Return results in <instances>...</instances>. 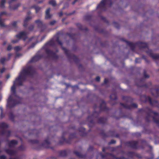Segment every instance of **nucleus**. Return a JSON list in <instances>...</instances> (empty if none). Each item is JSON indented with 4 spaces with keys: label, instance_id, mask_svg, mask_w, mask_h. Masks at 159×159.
<instances>
[{
    "label": "nucleus",
    "instance_id": "6e6d98bb",
    "mask_svg": "<svg viewBox=\"0 0 159 159\" xmlns=\"http://www.w3.org/2000/svg\"><path fill=\"white\" fill-rule=\"evenodd\" d=\"M108 81V80L107 79H105L104 80V82L105 84H106Z\"/></svg>",
    "mask_w": 159,
    "mask_h": 159
},
{
    "label": "nucleus",
    "instance_id": "a211bd4d",
    "mask_svg": "<svg viewBox=\"0 0 159 159\" xmlns=\"http://www.w3.org/2000/svg\"><path fill=\"white\" fill-rule=\"evenodd\" d=\"M46 52L50 56L53 57L56 56V54L49 49H46Z\"/></svg>",
    "mask_w": 159,
    "mask_h": 159
},
{
    "label": "nucleus",
    "instance_id": "b1692460",
    "mask_svg": "<svg viewBox=\"0 0 159 159\" xmlns=\"http://www.w3.org/2000/svg\"><path fill=\"white\" fill-rule=\"evenodd\" d=\"M62 50L64 51L67 56L69 57H70V51L66 49L65 48L62 47H61Z\"/></svg>",
    "mask_w": 159,
    "mask_h": 159
},
{
    "label": "nucleus",
    "instance_id": "bf43d9fd",
    "mask_svg": "<svg viewBox=\"0 0 159 159\" xmlns=\"http://www.w3.org/2000/svg\"><path fill=\"white\" fill-rule=\"evenodd\" d=\"M23 146H21L19 148V149L20 150H23V149H22L21 148Z\"/></svg>",
    "mask_w": 159,
    "mask_h": 159
},
{
    "label": "nucleus",
    "instance_id": "49530a36",
    "mask_svg": "<svg viewBox=\"0 0 159 159\" xmlns=\"http://www.w3.org/2000/svg\"><path fill=\"white\" fill-rule=\"evenodd\" d=\"M6 157L4 155H2V156H0V159H6Z\"/></svg>",
    "mask_w": 159,
    "mask_h": 159
},
{
    "label": "nucleus",
    "instance_id": "f257e3e1",
    "mask_svg": "<svg viewBox=\"0 0 159 159\" xmlns=\"http://www.w3.org/2000/svg\"><path fill=\"white\" fill-rule=\"evenodd\" d=\"M35 72L34 69L31 66H28L24 68L21 72L19 77L16 80L15 83L17 85H21L22 82L25 79L27 76H32Z\"/></svg>",
    "mask_w": 159,
    "mask_h": 159
},
{
    "label": "nucleus",
    "instance_id": "4c0bfd02",
    "mask_svg": "<svg viewBox=\"0 0 159 159\" xmlns=\"http://www.w3.org/2000/svg\"><path fill=\"white\" fill-rule=\"evenodd\" d=\"M56 41L60 45H61V46H62V43L59 40L58 37H57Z\"/></svg>",
    "mask_w": 159,
    "mask_h": 159
},
{
    "label": "nucleus",
    "instance_id": "774afa93",
    "mask_svg": "<svg viewBox=\"0 0 159 159\" xmlns=\"http://www.w3.org/2000/svg\"><path fill=\"white\" fill-rule=\"evenodd\" d=\"M9 159H18V158H13V159L10 158Z\"/></svg>",
    "mask_w": 159,
    "mask_h": 159
},
{
    "label": "nucleus",
    "instance_id": "0e129e2a",
    "mask_svg": "<svg viewBox=\"0 0 159 159\" xmlns=\"http://www.w3.org/2000/svg\"><path fill=\"white\" fill-rule=\"evenodd\" d=\"M101 156H102V158H104L105 157L104 155H102Z\"/></svg>",
    "mask_w": 159,
    "mask_h": 159
},
{
    "label": "nucleus",
    "instance_id": "c85d7f7f",
    "mask_svg": "<svg viewBox=\"0 0 159 159\" xmlns=\"http://www.w3.org/2000/svg\"><path fill=\"white\" fill-rule=\"evenodd\" d=\"M6 60V58L4 57H2L0 60V62L2 65L4 64V63Z\"/></svg>",
    "mask_w": 159,
    "mask_h": 159
},
{
    "label": "nucleus",
    "instance_id": "20e7f679",
    "mask_svg": "<svg viewBox=\"0 0 159 159\" xmlns=\"http://www.w3.org/2000/svg\"><path fill=\"white\" fill-rule=\"evenodd\" d=\"M8 126V125L2 122L0 123V128L2 130L1 133L2 134H4L6 133H7V136H9L10 133V131H6L5 130V129L7 128Z\"/></svg>",
    "mask_w": 159,
    "mask_h": 159
},
{
    "label": "nucleus",
    "instance_id": "412c9836",
    "mask_svg": "<svg viewBox=\"0 0 159 159\" xmlns=\"http://www.w3.org/2000/svg\"><path fill=\"white\" fill-rule=\"evenodd\" d=\"M150 56L152 58H153L154 59H157L159 58V55L158 54L150 53Z\"/></svg>",
    "mask_w": 159,
    "mask_h": 159
},
{
    "label": "nucleus",
    "instance_id": "473e14b6",
    "mask_svg": "<svg viewBox=\"0 0 159 159\" xmlns=\"http://www.w3.org/2000/svg\"><path fill=\"white\" fill-rule=\"evenodd\" d=\"M66 155V151H63L61 152L60 155L61 156H65Z\"/></svg>",
    "mask_w": 159,
    "mask_h": 159
},
{
    "label": "nucleus",
    "instance_id": "39448f33",
    "mask_svg": "<svg viewBox=\"0 0 159 159\" xmlns=\"http://www.w3.org/2000/svg\"><path fill=\"white\" fill-rule=\"evenodd\" d=\"M112 4L110 0H102L98 6L97 8L103 9L105 8L106 5L109 4L110 6Z\"/></svg>",
    "mask_w": 159,
    "mask_h": 159
},
{
    "label": "nucleus",
    "instance_id": "79ce46f5",
    "mask_svg": "<svg viewBox=\"0 0 159 159\" xmlns=\"http://www.w3.org/2000/svg\"><path fill=\"white\" fill-rule=\"evenodd\" d=\"M56 20H53L50 22V24L51 25H54L56 23Z\"/></svg>",
    "mask_w": 159,
    "mask_h": 159
},
{
    "label": "nucleus",
    "instance_id": "338daca9",
    "mask_svg": "<svg viewBox=\"0 0 159 159\" xmlns=\"http://www.w3.org/2000/svg\"><path fill=\"white\" fill-rule=\"evenodd\" d=\"M11 56V54L9 53V54H8V56L9 57H10Z\"/></svg>",
    "mask_w": 159,
    "mask_h": 159
},
{
    "label": "nucleus",
    "instance_id": "e2e57ef3",
    "mask_svg": "<svg viewBox=\"0 0 159 159\" xmlns=\"http://www.w3.org/2000/svg\"><path fill=\"white\" fill-rule=\"evenodd\" d=\"M75 2V0H74V1L73 2H72V4L73 5L74 4H75V2Z\"/></svg>",
    "mask_w": 159,
    "mask_h": 159
},
{
    "label": "nucleus",
    "instance_id": "c9c22d12",
    "mask_svg": "<svg viewBox=\"0 0 159 159\" xmlns=\"http://www.w3.org/2000/svg\"><path fill=\"white\" fill-rule=\"evenodd\" d=\"M54 41L53 40H51L49 42L47 43V44L49 45H52L54 44Z\"/></svg>",
    "mask_w": 159,
    "mask_h": 159
},
{
    "label": "nucleus",
    "instance_id": "cd10ccee",
    "mask_svg": "<svg viewBox=\"0 0 159 159\" xmlns=\"http://www.w3.org/2000/svg\"><path fill=\"white\" fill-rule=\"evenodd\" d=\"M123 100L127 102H129L131 101V99L130 98L127 97H123L122 98Z\"/></svg>",
    "mask_w": 159,
    "mask_h": 159
},
{
    "label": "nucleus",
    "instance_id": "13d9d810",
    "mask_svg": "<svg viewBox=\"0 0 159 159\" xmlns=\"http://www.w3.org/2000/svg\"><path fill=\"white\" fill-rule=\"evenodd\" d=\"M139 59H138V58H136L135 60V62L136 63H139V61H137L138 60H139Z\"/></svg>",
    "mask_w": 159,
    "mask_h": 159
},
{
    "label": "nucleus",
    "instance_id": "3c124183",
    "mask_svg": "<svg viewBox=\"0 0 159 159\" xmlns=\"http://www.w3.org/2000/svg\"><path fill=\"white\" fill-rule=\"evenodd\" d=\"M100 80V77L99 76H97L96 78V80L97 81H99Z\"/></svg>",
    "mask_w": 159,
    "mask_h": 159
},
{
    "label": "nucleus",
    "instance_id": "4d7b16f0",
    "mask_svg": "<svg viewBox=\"0 0 159 159\" xmlns=\"http://www.w3.org/2000/svg\"><path fill=\"white\" fill-rule=\"evenodd\" d=\"M113 159H122L121 157L120 158H117L113 156Z\"/></svg>",
    "mask_w": 159,
    "mask_h": 159
},
{
    "label": "nucleus",
    "instance_id": "58836bf2",
    "mask_svg": "<svg viewBox=\"0 0 159 159\" xmlns=\"http://www.w3.org/2000/svg\"><path fill=\"white\" fill-rule=\"evenodd\" d=\"M144 76L145 78H148L149 77V75L146 74V72L144 71Z\"/></svg>",
    "mask_w": 159,
    "mask_h": 159
},
{
    "label": "nucleus",
    "instance_id": "393cba45",
    "mask_svg": "<svg viewBox=\"0 0 159 159\" xmlns=\"http://www.w3.org/2000/svg\"><path fill=\"white\" fill-rule=\"evenodd\" d=\"M48 3L53 7H55L56 5V2L55 0H51Z\"/></svg>",
    "mask_w": 159,
    "mask_h": 159
},
{
    "label": "nucleus",
    "instance_id": "7ed1b4c3",
    "mask_svg": "<svg viewBox=\"0 0 159 159\" xmlns=\"http://www.w3.org/2000/svg\"><path fill=\"white\" fill-rule=\"evenodd\" d=\"M126 42L127 44L130 47L131 49L133 50L134 49L136 45H138L140 48H148V45L145 43L139 42L136 44L132 42L127 41Z\"/></svg>",
    "mask_w": 159,
    "mask_h": 159
},
{
    "label": "nucleus",
    "instance_id": "e433bc0d",
    "mask_svg": "<svg viewBox=\"0 0 159 159\" xmlns=\"http://www.w3.org/2000/svg\"><path fill=\"white\" fill-rule=\"evenodd\" d=\"M21 48L19 46H17L14 49L16 51H18L21 49Z\"/></svg>",
    "mask_w": 159,
    "mask_h": 159
},
{
    "label": "nucleus",
    "instance_id": "aec40b11",
    "mask_svg": "<svg viewBox=\"0 0 159 159\" xmlns=\"http://www.w3.org/2000/svg\"><path fill=\"white\" fill-rule=\"evenodd\" d=\"M6 152L10 155H14L16 153V152L13 150H11L10 149H7L6 150Z\"/></svg>",
    "mask_w": 159,
    "mask_h": 159
},
{
    "label": "nucleus",
    "instance_id": "de8ad7c7",
    "mask_svg": "<svg viewBox=\"0 0 159 159\" xmlns=\"http://www.w3.org/2000/svg\"><path fill=\"white\" fill-rule=\"evenodd\" d=\"M17 23V21H14L12 23V25L14 27H16Z\"/></svg>",
    "mask_w": 159,
    "mask_h": 159
},
{
    "label": "nucleus",
    "instance_id": "a18cd8bd",
    "mask_svg": "<svg viewBox=\"0 0 159 159\" xmlns=\"http://www.w3.org/2000/svg\"><path fill=\"white\" fill-rule=\"evenodd\" d=\"M35 44H36V43H33L28 48H32L34 47V46L35 45Z\"/></svg>",
    "mask_w": 159,
    "mask_h": 159
},
{
    "label": "nucleus",
    "instance_id": "603ef678",
    "mask_svg": "<svg viewBox=\"0 0 159 159\" xmlns=\"http://www.w3.org/2000/svg\"><path fill=\"white\" fill-rule=\"evenodd\" d=\"M13 117H14V116H13V115L12 114H11L10 116V118L12 120L13 118Z\"/></svg>",
    "mask_w": 159,
    "mask_h": 159
},
{
    "label": "nucleus",
    "instance_id": "dca6fc26",
    "mask_svg": "<svg viewBox=\"0 0 159 159\" xmlns=\"http://www.w3.org/2000/svg\"><path fill=\"white\" fill-rule=\"evenodd\" d=\"M35 23H36L37 26L39 27H41L43 26V22L40 19H38L35 20Z\"/></svg>",
    "mask_w": 159,
    "mask_h": 159
},
{
    "label": "nucleus",
    "instance_id": "680f3d73",
    "mask_svg": "<svg viewBox=\"0 0 159 159\" xmlns=\"http://www.w3.org/2000/svg\"><path fill=\"white\" fill-rule=\"evenodd\" d=\"M10 75H7L6 76L7 79H8L10 77Z\"/></svg>",
    "mask_w": 159,
    "mask_h": 159
},
{
    "label": "nucleus",
    "instance_id": "ddd939ff",
    "mask_svg": "<svg viewBox=\"0 0 159 159\" xmlns=\"http://www.w3.org/2000/svg\"><path fill=\"white\" fill-rule=\"evenodd\" d=\"M148 100L150 104L152 106H158V102L156 100L152 101L151 98L148 97Z\"/></svg>",
    "mask_w": 159,
    "mask_h": 159
},
{
    "label": "nucleus",
    "instance_id": "052dcab7",
    "mask_svg": "<svg viewBox=\"0 0 159 159\" xmlns=\"http://www.w3.org/2000/svg\"><path fill=\"white\" fill-rule=\"evenodd\" d=\"M43 0H41V1H39L38 2V3H42L43 2Z\"/></svg>",
    "mask_w": 159,
    "mask_h": 159
},
{
    "label": "nucleus",
    "instance_id": "6e6552de",
    "mask_svg": "<svg viewBox=\"0 0 159 159\" xmlns=\"http://www.w3.org/2000/svg\"><path fill=\"white\" fill-rule=\"evenodd\" d=\"M120 104L124 108L126 109H130L132 108H136L137 107V105L135 103H132L130 105L125 104H123L122 103H120Z\"/></svg>",
    "mask_w": 159,
    "mask_h": 159
},
{
    "label": "nucleus",
    "instance_id": "0eeeda50",
    "mask_svg": "<svg viewBox=\"0 0 159 159\" xmlns=\"http://www.w3.org/2000/svg\"><path fill=\"white\" fill-rule=\"evenodd\" d=\"M16 37L18 39H23L25 41L27 38L26 33L25 31L20 32L18 34L16 35Z\"/></svg>",
    "mask_w": 159,
    "mask_h": 159
},
{
    "label": "nucleus",
    "instance_id": "4be33fe9",
    "mask_svg": "<svg viewBox=\"0 0 159 159\" xmlns=\"http://www.w3.org/2000/svg\"><path fill=\"white\" fill-rule=\"evenodd\" d=\"M106 108V104L105 102L102 101L100 106V109L101 110H104Z\"/></svg>",
    "mask_w": 159,
    "mask_h": 159
},
{
    "label": "nucleus",
    "instance_id": "9b49d317",
    "mask_svg": "<svg viewBox=\"0 0 159 159\" xmlns=\"http://www.w3.org/2000/svg\"><path fill=\"white\" fill-rule=\"evenodd\" d=\"M32 18V17L31 16H27L25 19L24 21V24L23 26L24 27H26L28 25V22Z\"/></svg>",
    "mask_w": 159,
    "mask_h": 159
},
{
    "label": "nucleus",
    "instance_id": "8fccbe9b",
    "mask_svg": "<svg viewBox=\"0 0 159 159\" xmlns=\"http://www.w3.org/2000/svg\"><path fill=\"white\" fill-rule=\"evenodd\" d=\"M18 41V40H12L11 42L13 43H17Z\"/></svg>",
    "mask_w": 159,
    "mask_h": 159
},
{
    "label": "nucleus",
    "instance_id": "a878e982",
    "mask_svg": "<svg viewBox=\"0 0 159 159\" xmlns=\"http://www.w3.org/2000/svg\"><path fill=\"white\" fill-rule=\"evenodd\" d=\"M6 2V0H1L0 3V7L2 8H4L5 7L4 4Z\"/></svg>",
    "mask_w": 159,
    "mask_h": 159
},
{
    "label": "nucleus",
    "instance_id": "5701e85b",
    "mask_svg": "<svg viewBox=\"0 0 159 159\" xmlns=\"http://www.w3.org/2000/svg\"><path fill=\"white\" fill-rule=\"evenodd\" d=\"M11 91L12 93V95L15 94L16 93V86L15 82H14L11 88Z\"/></svg>",
    "mask_w": 159,
    "mask_h": 159
},
{
    "label": "nucleus",
    "instance_id": "5fc2aeb1",
    "mask_svg": "<svg viewBox=\"0 0 159 159\" xmlns=\"http://www.w3.org/2000/svg\"><path fill=\"white\" fill-rule=\"evenodd\" d=\"M63 15V13L62 12H60L59 13V16H61Z\"/></svg>",
    "mask_w": 159,
    "mask_h": 159
},
{
    "label": "nucleus",
    "instance_id": "f704fd0d",
    "mask_svg": "<svg viewBox=\"0 0 159 159\" xmlns=\"http://www.w3.org/2000/svg\"><path fill=\"white\" fill-rule=\"evenodd\" d=\"M34 28V26L33 25H30L29 27V29L30 30H33Z\"/></svg>",
    "mask_w": 159,
    "mask_h": 159
},
{
    "label": "nucleus",
    "instance_id": "f03ea898",
    "mask_svg": "<svg viewBox=\"0 0 159 159\" xmlns=\"http://www.w3.org/2000/svg\"><path fill=\"white\" fill-rule=\"evenodd\" d=\"M151 117L152 118L154 122L159 126V115L158 113L153 111L149 109L146 118V121H149V119Z\"/></svg>",
    "mask_w": 159,
    "mask_h": 159
},
{
    "label": "nucleus",
    "instance_id": "1a4fd4ad",
    "mask_svg": "<svg viewBox=\"0 0 159 159\" xmlns=\"http://www.w3.org/2000/svg\"><path fill=\"white\" fill-rule=\"evenodd\" d=\"M129 146L133 148H136L137 146L138 142L137 141L129 142L127 143Z\"/></svg>",
    "mask_w": 159,
    "mask_h": 159
},
{
    "label": "nucleus",
    "instance_id": "72a5a7b5",
    "mask_svg": "<svg viewBox=\"0 0 159 159\" xmlns=\"http://www.w3.org/2000/svg\"><path fill=\"white\" fill-rule=\"evenodd\" d=\"M30 141L32 143H37L39 142L37 140H30Z\"/></svg>",
    "mask_w": 159,
    "mask_h": 159
},
{
    "label": "nucleus",
    "instance_id": "c03bdc74",
    "mask_svg": "<svg viewBox=\"0 0 159 159\" xmlns=\"http://www.w3.org/2000/svg\"><path fill=\"white\" fill-rule=\"evenodd\" d=\"M5 68L3 67L2 69H0V72L1 73H2L5 71Z\"/></svg>",
    "mask_w": 159,
    "mask_h": 159
},
{
    "label": "nucleus",
    "instance_id": "6ab92c4d",
    "mask_svg": "<svg viewBox=\"0 0 159 159\" xmlns=\"http://www.w3.org/2000/svg\"><path fill=\"white\" fill-rule=\"evenodd\" d=\"M40 58V57L39 56H36L33 57L31 60V62L36 61L39 60Z\"/></svg>",
    "mask_w": 159,
    "mask_h": 159
},
{
    "label": "nucleus",
    "instance_id": "09e8293b",
    "mask_svg": "<svg viewBox=\"0 0 159 159\" xmlns=\"http://www.w3.org/2000/svg\"><path fill=\"white\" fill-rule=\"evenodd\" d=\"M12 48V46L11 45H9L7 48V50H10Z\"/></svg>",
    "mask_w": 159,
    "mask_h": 159
},
{
    "label": "nucleus",
    "instance_id": "a19ab883",
    "mask_svg": "<svg viewBox=\"0 0 159 159\" xmlns=\"http://www.w3.org/2000/svg\"><path fill=\"white\" fill-rule=\"evenodd\" d=\"M16 0H9V1L8 2L9 5L12 4L11 3L13 2H15Z\"/></svg>",
    "mask_w": 159,
    "mask_h": 159
},
{
    "label": "nucleus",
    "instance_id": "423d86ee",
    "mask_svg": "<svg viewBox=\"0 0 159 159\" xmlns=\"http://www.w3.org/2000/svg\"><path fill=\"white\" fill-rule=\"evenodd\" d=\"M19 103V102L17 103ZM16 103L15 102V101L12 100L11 96H10L8 98L7 102V106L9 107H12L15 106Z\"/></svg>",
    "mask_w": 159,
    "mask_h": 159
},
{
    "label": "nucleus",
    "instance_id": "9d476101",
    "mask_svg": "<svg viewBox=\"0 0 159 159\" xmlns=\"http://www.w3.org/2000/svg\"><path fill=\"white\" fill-rule=\"evenodd\" d=\"M20 5L21 4L20 3H18L14 6H12L11 4L9 5V8L11 10H15L17 9L18 7L20 6Z\"/></svg>",
    "mask_w": 159,
    "mask_h": 159
},
{
    "label": "nucleus",
    "instance_id": "f3484780",
    "mask_svg": "<svg viewBox=\"0 0 159 159\" xmlns=\"http://www.w3.org/2000/svg\"><path fill=\"white\" fill-rule=\"evenodd\" d=\"M17 144V141L15 140H11L8 143L9 146L10 148L13 147Z\"/></svg>",
    "mask_w": 159,
    "mask_h": 159
},
{
    "label": "nucleus",
    "instance_id": "69168bd1",
    "mask_svg": "<svg viewBox=\"0 0 159 159\" xmlns=\"http://www.w3.org/2000/svg\"><path fill=\"white\" fill-rule=\"evenodd\" d=\"M105 150V148H102V151H104Z\"/></svg>",
    "mask_w": 159,
    "mask_h": 159
},
{
    "label": "nucleus",
    "instance_id": "c756f323",
    "mask_svg": "<svg viewBox=\"0 0 159 159\" xmlns=\"http://www.w3.org/2000/svg\"><path fill=\"white\" fill-rule=\"evenodd\" d=\"M111 100H115L116 98V97L115 93L112 94L110 96Z\"/></svg>",
    "mask_w": 159,
    "mask_h": 159
},
{
    "label": "nucleus",
    "instance_id": "f8f14e48",
    "mask_svg": "<svg viewBox=\"0 0 159 159\" xmlns=\"http://www.w3.org/2000/svg\"><path fill=\"white\" fill-rule=\"evenodd\" d=\"M50 8H48L46 11L45 18L46 19H50L52 16V15L50 14Z\"/></svg>",
    "mask_w": 159,
    "mask_h": 159
},
{
    "label": "nucleus",
    "instance_id": "37998d69",
    "mask_svg": "<svg viewBox=\"0 0 159 159\" xmlns=\"http://www.w3.org/2000/svg\"><path fill=\"white\" fill-rule=\"evenodd\" d=\"M116 142L115 140H111V141L108 143V144H112V143L114 144L116 143Z\"/></svg>",
    "mask_w": 159,
    "mask_h": 159
},
{
    "label": "nucleus",
    "instance_id": "bb28decb",
    "mask_svg": "<svg viewBox=\"0 0 159 159\" xmlns=\"http://www.w3.org/2000/svg\"><path fill=\"white\" fill-rule=\"evenodd\" d=\"M106 121V119L103 117H101L99 119L98 122L99 123H103Z\"/></svg>",
    "mask_w": 159,
    "mask_h": 159
},
{
    "label": "nucleus",
    "instance_id": "2f4dec72",
    "mask_svg": "<svg viewBox=\"0 0 159 159\" xmlns=\"http://www.w3.org/2000/svg\"><path fill=\"white\" fill-rule=\"evenodd\" d=\"M33 7L34 8L36 13H37L41 9V7L38 6H33Z\"/></svg>",
    "mask_w": 159,
    "mask_h": 159
},
{
    "label": "nucleus",
    "instance_id": "864d4df0",
    "mask_svg": "<svg viewBox=\"0 0 159 159\" xmlns=\"http://www.w3.org/2000/svg\"><path fill=\"white\" fill-rule=\"evenodd\" d=\"M81 130H80L79 131H81L83 132H84V130H85V129L84 128H81Z\"/></svg>",
    "mask_w": 159,
    "mask_h": 159
},
{
    "label": "nucleus",
    "instance_id": "4468645a",
    "mask_svg": "<svg viewBox=\"0 0 159 159\" xmlns=\"http://www.w3.org/2000/svg\"><path fill=\"white\" fill-rule=\"evenodd\" d=\"M50 145V142L47 139L45 140L43 143L42 144V146L46 148H49Z\"/></svg>",
    "mask_w": 159,
    "mask_h": 159
},
{
    "label": "nucleus",
    "instance_id": "2eb2a0df",
    "mask_svg": "<svg viewBox=\"0 0 159 159\" xmlns=\"http://www.w3.org/2000/svg\"><path fill=\"white\" fill-rule=\"evenodd\" d=\"M6 14V12L4 11L2 12L0 14V26L1 27H5V25L4 24V21L2 19L1 16L3 15H5Z\"/></svg>",
    "mask_w": 159,
    "mask_h": 159
},
{
    "label": "nucleus",
    "instance_id": "ea45409f",
    "mask_svg": "<svg viewBox=\"0 0 159 159\" xmlns=\"http://www.w3.org/2000/svg\"><path fill=\"white\" fill-rule=\"evenodd\" d=\"M0 109L1 110V118H3L4 117V116L3 115V114H2V108L1 107H0Z\"/></svg>",
    "mask_w": 159,
    "mask_h": 159
},
{
    "label": "nucleus",
    "instance_id": "7c9ffc66",
    "mask_svg": "<svg viewBox=\"0 0 159 159\" xmlns=\"http://www.w3.org/2000/svg\"><path fill=\"white\" fill-rule=\"evenodd\" d=\"M74 153L75 154L76 156H77L80 157H83V156L81 155V154L79 152L77 151H75Z\"/></svg>",
    "mask_w": 159,
    "mask_h": 159
}]
</instances>
